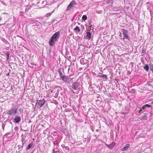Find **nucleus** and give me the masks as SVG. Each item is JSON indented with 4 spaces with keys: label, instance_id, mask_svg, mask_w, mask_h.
Masks as SVG:
<instances>
[{
    "label": "nucleus",
    "instance_id": "9",
    "mask_svg": "<svg viewBox=\"0 0 153 153\" xmlns=\"http://www.w3.org/2000/svg\"><path fill=\"white\" fill-rule=\"evenodd\" d=\"M129 146L130 145L129 144H126L125 146L121 149V150L124 151L127 150L129 147Z\"/></svg>",
    "mask_w": 153,
    "mask_h": 153
},
{
    "label": "nucleus",
    "instance_id": "24",
    "mask_svg": "<svg viewBox=\"0 0 153 153\" xmlns=\"http://www.w3.org/2000/svg\"><path fill=\"white\" fill-rule=\"evenodd\" d=\"M145 106H146V108L147 107L148 108H150L152 107V105H149V104H146L145 105Z\"/></svg>",
    "mask_w": 153,
    "mask_h": 153
},
{
    "label": "nucleus",
    "instance_id": "7",
    "mask_svg": "<svg viewBox=\"0 0 153 153\" xmlns=\"http://www.w3.org/2000/svg\"><path fill=\"white\" fill-rule=\"evenodd\" d=\"M79 86V83L76 82H75L72 84L71 87L73 89L75 90L78 88Z\"/></svg>",
    "mask_w": 153,
    "mask_h": 153
},
{
    "label": "nucleus",
    "instance_id": "13",
    "mask_svg": "<svg viewBox=\"0 0 153 153\" xmlns=\"http://www.w3.org/2000/svg\"><path fill=\"white\" fill-rule=\"evenodd\" d=\"M22 146H21V147L22 148L24 146V144L26 143V140H25V138L24 137H22Z\"/></svg>",
    "mask_w": 153,
    "mask_h": 153
},
{
    "label": "nucleus",
    "instance_id": "19",
    "mask_svg": "<svg viewBox=\"0 0 153 153\" xmlns=\"http://www.w3.org/2000/svg\"><path fill=\"white\" fill-rule=\"evenodd\" d=\"M5 54L7 56V59L8 60L9 59V56L10 55V53L8 51H6L5 53Z\"/></svg>",
    "mask_w": 153,
    "mask_h": 153
},
{
    "label": "nucleus",
    "instance_id": "33",
    "mask_svg": "<svg viewBox=\"0 0 153 153\" xmlns=\"http://www.w3.org/2000/svg\"><path fill=\"white\" fill-rule=\"evenodd\" d=\"M54 152H55V150L54 149H53V153H54Z\"/></svg>",
    "mask_w": 153,
    "mask_h": 153
},
{
    "label": "nucleus",
    "instance_id": "3",
    "mask_svg": "<svg viewBox=\"0 0 153 153\" xmlns=\"http://www.w3.org/2000/svg\"><path fill=\"white\" fill-rule=\"evenodd\" d=\"M45 102V101L44 99L38 100L36 102V105H38V107L39 106L41 107L44 104Z\"/></svg>",
    "mask_w": 153,
    "mask_h": 153
},
{
    "label": "nucleus",
    "instance_id": "29",
    "mask_svg": "<svg viewBox=\"0 0 153 153\" xmlns=\"http://www.w3.org/2000/svg\"><path fill=\"white\" fill-rule=\"evenodd\" d=\"M61 146L63 148V149H64V147H65V145H63V144H62L61 145Z\"/></svg>",
    "mask_w": 153,
    "mask_h": 153
},
{
    "label": "nucleus",
    "instance_id": "22",
    "mask_svg": "<svg viewBox=\"0 0 153 153\" xmlns=\"http://www.w3.org/2000/svg\"><path fill=\"white\" fill-rule=\"evenodd\" d=\"M80 62L81 64H84L85 63L84 62V59H82L80 61Z\"/></svg>",
    "mask_w": 153,
    "mask_h": 153
},
{
    "label": "nucleus",
    "instance_id": "15",
    "mask_svg": "<svg viewBox=\"0 0 153 153\" xmlns=\"http://www.w3.org/2000/svg\"><path fill=\"white\" fill-rule=\"evenodd\" d=\"M71 67V66H69V68L68 69V73H69L70 71H71V73L70 74V75H73L74 74V72H72V69H70V68Z\"/></svg>",
    "mask_w": 153,
    "mask_h": 153
},
{
    "label": "nucleus",
    "instance_id": "32",
    "mask_svg": "<svg viewBox=\"0 0 153 153\" xmlns=\"http://www.w3.org/2000/svg\"><path fill=\"white\" fill-rule=\"evenodd\" d=\"M9 73H7V74H6V75L7 76H8L9 75Z\"/></svg>",
    "mask_w": 153,
    "mask_h": 153
},
{
    "label": "nucleus",
    "instance_id": "17",
    "mask_svg": "<svg viewBox=\"0 0 153 153\" xmlns=\"http://www.w3.org/2000/svg\"><path fill=\"white\" fill-rule=\"evenodd\" d=\"M147 71H148L149 68V66L148 65H146L143 67Z\"/></svg>",
    "mask_w": 153,
    "mask_h": 153
},
{
    "label": "nucleus",
    "instance_id": "20",
    "mask_svg": "<svg viewBox=\"0 0 153 153\" xmlns=\"http://www.w3.org/2000/svg\"><path fill=\"white\" fill-rule=\"evenodd\" d=\"M114 11H117L119 13H120L121 11V10H120L119 8H114Z\"/></svg>",
    "mask_w": 153,
    "mask_h": 153
},
{
    "label": "nucleus",
    "instance_id": "11",
    "mask_svg": "<svg viewBox=\"0 0 153 153\" xmlns=\"http://www.w3.org/2000/svg\"><path fill=\"white\" fill-rule=\"evenodd\" d=\"M115 144L114 142H112L111 144L108 145V147L109 149H112L113 148Z\"/></svg>",
    "mask_w": 153,
    "mask_h": 153
},
{
    "label": "nucleus",
    "instance_id": "37",
    "mask_svg": "<svg viewBox=\"0 0 153 153\" xmlns=\"http://www.w3.org/2000/svg\"><path fill=\"white\" fill-rule=\"evenodd\" d=\"M67 48H66V51L67 50Z\"/></svg>",
    "mask_w": 153,
    "mask_h": 153
},
{
    "label": "nucleus",
    "instance_id": "1",
    "mask_svg": "<svg viewBox=\"0 0 153 153\" xmlns=\"http://www.w3.org/2000/svg\"><path fill=\"white\" fill-rule=\"evenodd\" d=\"M59 36V32H58L55 33L49 41V43L50 46H53Z\"/></svg>",
    "mask_w": 153,
    "mask_h": 153
},
{
    "label": "nucleus",
    "instance_id": "23",
    "mask_svg": "<svg viewBox=\"0 0 153 153\" xmlns=\"http://www.w3.org/2000/svg\"><path fill=\"white\" fill-rule=\"evenodd\" d=\"M74 30H77L79 32L80 31V30L78 26L76 27V28L74 29Z\"/></svg>",
    "mask_w": 153,
    "mask_h": 153
},
{
    "label": "nucleus",
    "instance_id": "18",
    "mask_svg": "<svg viewBox=\"0 0 153 153\" xmlns=\"http://www.w3.org/2000/svg\"><path fill=\"white\" fill-rule=\"evenodd\" d=\"M73 78H68V83L71 82H73Z\"/></svg>",
    "mask_w": 153,
    "mask_h": 153
},
{
    "label": "nucleus",
    "instance_id": "10",
    "mask_svg": "<svg viewBox=\"0 0 153 153\" xmlns=\"http://www.w3.org/2000/svg\"><path fill=\"white\" fill-rule=\"evenodd\" d=\"M98 76L100 77L105 79L106 80L108 79L107 76L105 74L99 75Z\"/></svg>",
    "mask_w": 153,
    "mask_h": 153
},
{
    "label": "nucleus",
    "instance_id": "5",
    "mask_svg": "<svg viewBox=\"0 0 153 153\" xmlns=\"http://www.w3.org/2000/svg\"><path fill=\"white\" fill-rule=\"evenodd\" d=\"M21 120L20 117L16 115L14 119L13 122L15 123H19Z\"/></svg>",
    "mask_w": 153,
    "mask_h": 153
},
{
    "label": "nucleus",
    "instance_id": "34",
    "mask_svg": "<svg viewBox=\"0 0 153 153\" xmlns=\"http://www.w3.org/2000/svg\"><path fill=\"white\" fill-rule=\"evenodd\" d=\"M54 20L53 19V20L52 21V22L53 23L54 22Z\"/></svg>",
    "mask_w": 153,
    "mask_h": 153
},
{
    "label": "nucleus",
    "instance_id": "27",
    "mask_svg": "<svg viewBox=\"0 0 153 153\" xmlns=\"http://www.w3.org/2000/svg\"><path fill=\"white\" fill-rule=\"evenodd\" d=\"M141 108H142V109H145L146 108V106H145V105H144V106H143Z\"/></svg>",
    "mask_w": 153,
    "mask_h": 153
},
{
    "label": "nucleus",
    "instance_id": "21",
    "mask_svg": "<svg viewBox=\"0 0 153 153\" xmlns=\"http://www.w3.org/2000/svg\"><path fill=\"white\" fill-rule=\"evenodd\" d=\"M87 19V17L85 15H84L82 16V19L83 20H86Z\"/></svg>",
    "mask_w": 153,
    "mask_h": 153
},
{
    "label": "nucleus",
    "instance_id": "6",
    "mask_svg": "<svg viewBox=\"0 0 153 153\" xmlns=\"http://www.w3.org/2000/svg\"><path fill=\"white\" fill-rule=\"evenodd\" d=\"M76 4L75 2L74 1H72L68 6V10L70 9L71 8L74 7V5Z\"/></svg>",
    "mask_w": 153,
    "mask_h": 153
},
{
    "label": "nucleus",
    "instance_id": "25",
    "mask_svg": "<svg viewBox=\"0 0 153 153\" xmlns=\"http://www.w3.org/2000/svg\"><path fill=\"white\" fill-rule=\"evenodd\" d=\"M51 15V13H48L46 15H45V16L46 17H48V16H50Z\"/></svg>",
    "mask_w": 153,
    "mask_h": 153
},
{
    "label": "nucleus",
    "instance_id": "30",
    "mask_svg": "<svg viewBox=\"0 0 153 153\" xmlns=\"http://www.w3.org/2000/svg\"><path fill=\"white\" fill-rule=\"evenodd\" d=\"M145 52V51L144 50H142V53H144Z\"/></svg>",
    "mask_w": 153,
    "mask_h": 153
},
{
    "label": "nucleus",
    "instance_id": "28",
    "mask_svg": "<svg viewBox=\"0 0 153 153\" xmlns=\"http://www.w3.org/2000/svg\"><path fill=\"white\" fill-rule=\"evenodd\" d=\"M66 148V147L65 146V147H64V149H63L64 150V152H65V153H66V151H65V150L66 151V150H67Z\"/></svg>",
    "mask_w": 153,
    "mask_h": 153
},
{
    "label": "nucleus",
    "instance_id": "14",
    "mask_svg": "<svg viewBox=\"0 0 153 153\" xmlns=\"http://www.w3.org/2000/svg\"><path fill=\"white\" fill-rule=\"evenodd\" d=\"M33 145V143H31L29 145H28L27 147L26 148V150H27L28 149H30L32 147Z\"/></svg>",
    "mask_w": 153,
    "mask_h": 153
},
{
    "label": "nucleus",
    "instance_id": "36",
    "mask_svg": "<svg viewBox=\"0 0 153 153\" xmlns=\"http://www.w3.org/2000/svg\"><path fill=\"white\" fill-rule=\"evenodd\" d=\"M21 108H20V109H19L20 111V110H21Z\"/></svg>",
    "mask_w": 153,
    "mask_h": 153
},
{
    "label": "nucleus",
    "instance_id": "31",
    "mask_svg": "<svg viewBox=\"0 0 153 153\" xmlns=\"http://www.w3.org/2000/svg\"><path fill=\"white\" fill-rule=\"evenodd\" d=\"M142 109H140V111L139 112V113H140V112H142Z\"/></svg>",
    "mask_w": 153,
    "mask_h": 153
},
{
    "label": "nucleus",
    "instance_id": "35",
    "mask_svg": "<svg viewBox=\"0 0 153 153\" xmlns=\"http://www.w3.org/2000/svg\"><path fill=\"white\" fill-rule=\"evenodd\" d=\"M31 153H34L33 151Z\"/></svg>",
    "mask_w": 153,
    "mask_h": 153
},
{
    "label": "nucleus",
    "instance_id": "2",
    "mask_svg": "<svg viewBox=\"0 0 153 153\" xmlns=\"http://www.w3.org/2000/svg\"><path fill=\"white\" fill-rule=\"evenodd\" d=\"M18 109V107L15 108H11L10 110L7 111V114L9 115L13 114L15 115L17 112Z\"/></svg>",
    "mask_w": 153,
    "mask_h": 153
},
{
    "label": "nucleus",
    "instance_id": "8",
    "mask_svg": "<svg viewBox=\"0 0 153 153\" xmlns=\"http://www.w3.org/2000/svg\"><path fill=\"white\" fill-rule=\"evenodd\" d=\"M58 71L59 72V75L60 76V77L64 81H65L66 82V77H64V76H63V74L60 71L58 70Z\"/></svg>",
    "mask_w": 153,
    "mask_h": 153
},
{
    "label": "nucleus",
    "instance_id": "4",
    "mask_svg": "<svg viewBox=\"0 0 153 153\" xmlns=\"http://www.w3.org/2000/svg\"><path fill=\"white\" fill-rule=\"evenodd\" d=\"M122 30L123 31V34L124 35V39H128L129 38V36L128 35V31L127 30L124 29H123Z\"/></svg>",
    "mask_w": 153,
    "mask_h": 153
},
{
    "label": "nucleus",
    "instance_id": "12",
    "mask_svg": "<svg viewBox=\"0 0 153 153\" xmlns=\"http://www.w3.org/2000/svg\"><path fill=\"white\" fill-rule=\"evenodd\" d=\"M91 33L90 32L87 33L86 37L88 39H90L91 38Z\"/></svg>",
    "mask_w": 153,
    "mask_h": 153
},
{
    "label": "nucleus",
    "instance_id": "26",
    "mask_svg": "<svg viewBox=\"0 0 153 153\" xmlns=\"http://www.w3.org/2000/svg\"><path fill=\"white\" fill-rule=\"evenodd\" d=\"M5 125L4 124L2 123V129H3V131L4 130V127H5Z\"/></svg>",
    "mask_w": 153,
    "mask_h": 153
},
{
    "label": "nucleus",
    "instance_id": "16",
    "mask_svg": "<svg viewBox=\"0 0 153 153\" xmlns=\"http://www.w3.org/2000/svg\"><path fill=\"white\" fill-rule=\"evenodd\" d=\"M148 114L145 113L144 114V116L142 117L140 119L142 120H146L147 119V116Z\"/></svg>",
    "mask_w": 153,
    "mask_h": 153
}]
</instances>
